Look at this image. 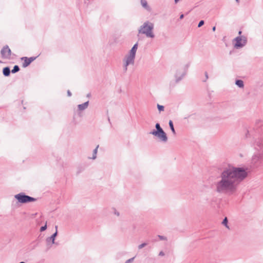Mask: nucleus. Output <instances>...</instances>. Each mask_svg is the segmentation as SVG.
Returning <instances> with one entry per match:
<instances>
[{
	"instance_id": "obj_1",
	"label": "nucleus",
	"mask_w": 263,
	"mask_h": 263,
	"mask_svg": "<svg viewBox=\"0 0 263 263\" xmlns=\"http://www.w3.org/2000/svg\"><path fill=\"white\" fill-rule=\"evenodd\" d=\"M247 175L243 168L228 166L221 171L213 184L214 190L218 194L232 195L236 192L238 185Z\"/></svg>"
},
{
	"instance_id": "obj_2",
	"label": "nucleus",
	"mask_w": 263,
	"mask_h": 263,
	"mask_svg": "<svg viewBox=\"0 0 263 263\" xmlns=\"http://www.w3.org/2000/svg\"><path fill=\"white\" fill-rule=\"evenodd\" d=\"M253 146L256 152L252 156V162L257 164L263 160V137L255 139Z\"/></svg>"
},
{
	"instance_id": "obj_3",
	"label": "nucleus",
	"mask_w": 263,
	"mask_h": 263,
	"mask_svg": "<svg viewBox=\"0 0 263 263\" xmlns=\"http://www.w3.org/2000/svg\"><path fill=\"white\" fill-rule=\"evenodd\" d=\"M138 44L136 43L133 46L132 49L129 50L128 54H127L123 59V68L124 72H126L128 69V67L129 65H133L135 63L136 58V54L138 49Z\"/></svg>"
},
{
	"instance_id": "obj_4",
	"label": "nucleus",
	"mask_w": 263,
	"mask_h": 263,
	"mask_svg": "<svg viewBox=\"0 0 263 263\" xmlns=\"http://www.w3.org/2000/svg\"><path fill=\"white\" fill-rule=\"evenodd\" d=\"M154 29V24L149 21H146L138 28V34H144L148 38L153 39L155 36Z\"/></svg>"
},
{
	"instance_id": "obj_5",
	"label": "nucleus",
	"mask_w": 263,
	"mask_h": 263,
	"mask_svg": "<svg viewBox=\"0 0 263 263\" xmlns=\"http://www.w3.org/2000/svg\"><path fill=\"white\" fill-rule=\"evenodd\" d=\"M156 130H153L149 133V134L156 136L160 141L166 142L167 140V137L166 133L161 127L159 123H156L155 125Z\"/></svg>"
},
{
	"instance_id": "obj_6",
	"label": "nucleus",
	"mask_w": 263,
	"mask_h": 263,
	"mask_svg": "<svg viewBox=\"0 0 263 263\" xmlns=\"http://www.w3.org/2000/svg\"><path fill=\"white\" fill-rule=\"evenodd\" d=\"M247 43V37L245 35H239L233 40L234 47L236 49H240L243 47Z\"/></svg>"
},
{
	"instance_id": "obj_7",
	"label": "nucleus",
	"mask_w": 263,
	"mask_h": 263,
	"mask_svg": "<svg viewBox=\"0 0 263 263\" xmlns=\"http://www.w3.org/2000/svg\"><path fill=\"white\" fill-rule=\"evenodd\" d=\"M14 198L17 200L18 202L21 203H26L28 202H34L36 199L25 195L22 192L14 196Z\"/></svg>"
},
{
	"instance_id": "obj_8",
	"label": "nucleus",
	"mask_w": 263,
	"mask_h": 263,
	"mask_svg": "<svg viewBox=\"0 0 263 263\" xmlns=\"http://www.w3.org/2000/svg\"><path fill=\"white\" fill-rule=\"evenodd\" d=\"M1 53L4 58L9 59L11 54V51L8 46H5L1 50Z\"/></svg>"
},
{
	"instance_id": "obj_9",
	"label": "nucleus",
	"mask_w": 263,
	"mask_h": 263,
	"mask_svg": "<svg viewBox=\"0 0 263 263\" xmlns=\"http://www.w3.org/2000/svg\"><path fill=\"white\" fill-rule=\"evenodd\" d=\"M186 74V71L182 69H178L176 71L175 77L177 82L180 81Z\"/></svg>"
},
{
	"instance_id": "obj_10",
	"label": "nucleus",
	"mask_w": 263,
	"mask_h": 263,
	"mask_svg": "<svg viewBox=\"0 0 263 263\" xmlns=\"http://www.w3.org/2000/svg\"><path fill=\"white\" fill-rule=\"evenodd\" d=\"M55 232L50 236L46 239V241L47 243H51V244L55 243V239L58 235V226L55 227Z\"/></svg>"
},
{
	"instance_id": "obj_11",
	"label": "nucleus",
	"mask_w": 263,
	"mask_h": 263,
	"mask_svg": "<svg viewBox=\"0 0 263 263\" xmlns=\"http://www.w3.org/2000/svg\"><path fill=\"white\" fill-rule=\"evenodd\" d=\"M36 59V57H30V58H27V57H23L22 58V60H24V62L23 63V67H26L28 66L30 63L33 62L35 59Z\"/></svg>"
},
{
	"instance_id": "obj_12",
	"label": "nucleus",
	"mask_w": 263,
	"mask_h": 263,
	"mask_svg": "<svg viewBox=\"0 0 263 263\" xmlns=\"http://www.w3.org/2000/svg\"><path fill=\"white\" fill-rule=\"evenodd\" d=\"M140 4L142 7L148 12H151L152 11V8L148 4L146 0H140Z\"/></svg>"
},
{
	"instance_id": "obj_13",
	"label": "nucleus",
	"mask_w": 263,
	"mask_h": 263,
	"mask_svg": "<svg viewBox=\"0 0 263 263\" xmlns=\"http://www.w3.org/2000/svg\"><path fill=\"white\" fill-rule=\"evenodd\" d=\"M88 104H89L88 101L83 103V104H79L78 105V109L80 111H83L88 107Z\"/></svg>"
},
{
	"instance_id": "obj_14",
	"label": "nucleus",
	"mask_w": 263,
	"mask_h": 263,
	"mask_svg": "<svg viewBox=\"0 0 263 263\" xmlns=\"http://www.w3.org/2000/svg\"><path fill=\"white\" fill-rule=\"evenodd\" d=\"M235 84L240 88H243L244 87V83L243 81L241 80H236L235 81Z\"/></svg>"
},
{
	"instance_id": "obj_15",
	"label": "nucleus",
	"mask_w": 263,
	"mask_h": 263,
	"mask_svg": "<svg viewBox=\"0 0 263 263\" xmlns=\"http://www.w3.org/2000/svg\"><path fill=\"white\" fill-rule=\"evenodd\" d=\"M3 73L5 77L9 76L10 73V68L8 67H6L4 68L3 70Z\"/></svg>"
},
{
	"instance_id": "obj_16",
	"label": "nucleus",
	"mask_w": 263,
	"mask_h": 263,
	"mask_svg": "<svg viewBox=\"0 0 263 263\" xmlns=\"http://www.w3.org/2000/svg\"><path fill=\"white\" fill-rule=\"evenodd\" d=\"M99 145H98L97 146V147H96V148L93 149L92 156V157H89V159H91L92 160H95L96 159L97 155V153H98V149L99 148Z\"/></svg>"
},
{
	"instance_id": "obj_17",
	"label": "nucleus",
	"mask_w": 263,
	"mask_h": 263,
	"mask_svg": "<svg viewBox=\"0 0 263 263\" xmlns=\"http://www.w3.org/2000/svg\"><path fill=\"white\" fill-rule=\"evenodd\" d=\"M168 124H169L172 133H173V134L174 135H176V132H175V128H174V127L173 121L172 120H170L169 122H168Z\"/></svg>"
},
{
	"instance_id": "obj_18",
	"label": "nucleus",
	"mask_w": 263,
	"mask_h": 263,
	"mask_svg": "<svg viewBox=\"0 0 263 263\" xmlns=\"http://www.w3.org/2000/svg\"><path fill=\"white\" fill-rule=\"evenodd\" d=\"M19 70H20V67H19V66H17V65H15V66L13 67V68L12 70H11V72H12V73H16V72H18Z\"/></svg>"
},
{
	"instance_id": "obj_19",
	"label": "nucleus",
	"mask_w": 263,
	"mask_h": 263,
	"mask_svg": "<svg viewBox=\"0 0 263 263\" xmlns=\"http://www.w3.org/2000/svg\"><path fill=\"white\" fill-rule=\"evenodd\" d=\"M147 243L146 242L142 243L138 246V248L139 250L142 249L143 248L147 246Z\"/></svg>"
},
{
	"instance_id": "obj_20",
	"label": "nucleus",
	"mask_w": 263,
	"mask_h": 263,
	"mask_svg": "<svg viewBox=\"0 0 263 263\" xmlns=\"http://www.w3.org/2000/svg\"><path fill=\"white\" fill-rule=\"evenodd\" d=\"M157 108L159 111H163L164 107L163 105L157 104Z\"/></svg>"
},
{
	"instance_id": "obj_21",
	"label": "nucleus",
	"mask_w": 263,
	"mask_h": 263,
	"mask_svg": "<svg viewBox=\"0 0 263 263\" xmlns=\"http://www.w3.org/2000/svg\"><path fill=\"white\" fill-rule=\"evenodd\" d=\"M158 237L161 240H167V238L165 236L159 235Z\"/></svg>"
},
{
	"instance_id": "obj_22",
	"label": "nucleus",
	"mask_w": 263,
	"mask_h": 263,
	"mask_svg": "<svg viewBox=\"0 0 263 263\" xmlns=\"http://www.w3.org/2000/svg\"><path fill=\"white\" fill-rule=\"evenodd\" d=\"M135 258V257L130 258L127 259L124 263H132L134 261Z\"/></svg>"
},
{
	"instance_id": "obj_23",
	"label": "nucleus",
	"mask_w": 263,
	"mask_h": 263,
	"mask_svg": "<svg viewBox=\"0 0 263 263\" xmlns=\"http://www.w3.org/2000/svg\"><path fill=\"white\" fill-rule=\"evenodd\" d=\"M113 213L115 215H116L117 216H120V212L118 211L116 209H113Z\"/></svg>"
},
{
	"instance_id": "obj_24",
	"label": "nucleus",
	"mask_w": 263,
	"mask_h": 263,
	"mask_svg": "<svg viewBox=\"0 0 263 263\" xmlns=\"http://www.w3.org/2000/svg\"><path fill=\"white\" fill-rule=\"evenodd\" d=\"M227 223H228V219L226 217L223 221H222V224H224V226H226V227L228 228V226H227Z\"/></svg>"
},
{
	"instance_id": "obj_25",
	"label": "nucleus",
	"mask_w": 263,
	"mask_h": 263,
	"mask_svg": "<svg viewBox=\"0 0 263 263\" xmlns=\"http://www.w3.org/2000/svg\"><path fill=\"white\" fill-rule=\"evenodd\" d=\"M204 21H203V20L200 21L199 22V23H198V27H201L204 24Z\"/></svg>"
},
{
	"instance_id": "obj_26",
	"label": "nucleus",
	"mask_w": 263,
	"mask_h": 263,
	"mask_svg": "<svg viewBox=\"0 0 263 263\" xmlns=\"http://www.w3.org/2000/svg\"><path fill=\"white\" fill-rule=\"evenodd\" d=\"M47 229V226L45 225L44 226H42L40 229V231L43 232L45 231Z\"/></svg>"
},
{
	"instance_id": "obj_27",
	"label": "nucleus",
	"mask_w": 263,
	"mask_h": 263,
	"mask_svg": "<svg viewBox=\"0 0 263 263\" xmlns=\"http://www.w3.org/2000/svg\"><path fill=\"white\" fill-rule=\"evenodd\" d=\"M205 79L203 81V82H205L209 78L208 74L207 72H205Z\"/></svg>"
},
{
	"instance_id": "obj_28",
	"label": "nucleus",
	"mask_w": 263,
	"mask_h": 263,
	"mask_svg": "<svg viewBox=\"0 0 263 263\" xmlns=\"http://www.w3.org/2000/svg\"><path fill=\"white\" fill-rule=\"evenodd\" d=\"M165 255L163 251H160L159 253V256H164Z\"/></svg>"
},
{
	"instance_id": "obj_29",
	"label": "nucleus",
	"mask_w": 263,
	"mask_h": 263,
	"mask_svg": "<svg viewBox=\"0 0 263 263\" xmlns=\"http://www.w3.org/2000/svg\"><path fill=\"white\" fill-rule=\"evenodd\" d=\"M67 95L68 97H71L72 95L71 92L69 90L67 91Z\"/></svg>"
},
{
	"instance_id": "obj_30",
	"label": "nucleus",
	"mask_w": 263,
	"mask_h": 263,
	"mask_svg": "<svg viewBox=\"0 0 263 263\" xmlns=\"http://www.w3.org/2000/svg\"><path fill=\"white\" fill-rule=\"evenodd\" d=\"M184 17V15L183 14H181L180 15V19H182Z\"/></svg>"
},
{
	"instance_id": "obj_31",
	"label": "nucleus",
	"mask_w": 263,
	"mask_h": 263,
	"mask_svg": "<svg viewBox=\"0 0 263 263\" xmlns=\"http://www.w3.org/2000/svg\"><path fill=\"white\" fill-rule=\"evenodd\" d=\"M215 30H216V27H215V26H214V27L212 28V30H213V31H215Z\"/></svg>"
},
{
	"instance_id": "obj_32",
	"label": "nucleus",
	"mask_w": 263,
	"mask_h": 263,
	"mask_svg": "<svg viewBox=\"0 0 263 263\" xmlns=\"http://www.w3.org/2000/svg\"><path fill=\"white\" fill-rule=\"evenodd\" d=\"M241 33H242V31L240 30V31L238 32V34H239V35H241Z\"/></svg>"
},
{
	"instance_id": "obj_33",
	"label": "nucleus",
	"mask_w": 263,
	"mask_h": 263,
	"mask_svg": "<svg viewBox=\"0 0 263 263\" xmlns=\"http://www.w3.org/2000/svg\"><path fill=\"white\" fill-rule=\"evenodd\" d=\"M174 1H175V4H177V3H178L179 0H174Z\"/></svg>"
},
{
	"instance_id": "obj_34",
	"label": "nucleus",
	"mask_w": 263,
	"mask_h": 263,
	"mask_svg": "<svg viewBox=\"0 0 263 263\" xmlns=\"http://www.w3.org/2000/svg\"><path fill=\"white\" fill-rule=\"evenodd\" d=\"M236 1L237 2H238L239 0H236Z\"/></svg>"
}]
</instances>
